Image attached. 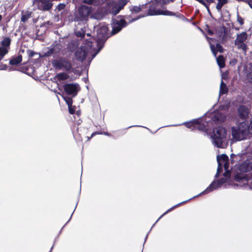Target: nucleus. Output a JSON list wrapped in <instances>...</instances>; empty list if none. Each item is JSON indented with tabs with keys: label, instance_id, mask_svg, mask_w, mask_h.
Listing matches in <instances>:
<instances>
[{
	"label": "nucleus",
	"instance_id": "27",
	"mask_svg": "<svg viewBox=\"0 0 252 252\" xmlns=\"http://www.w3.org/2000/svg\"><path fill=\"white\" fill-rule=\"evenodd\" d=\"M63 99L65 100L68 107H70L72 104V100L71 98L68 97L63 96Z\"/></svg>",
	"mask_w": 252,
	"mask_h": 252
},
{
	"label": "nucleus",
	"instance_id": "5",
	"mask_svg": "<svg viewBox=\"0 0 252 252\" xmlns=\"http://www.w3.org/2000/svg\"><path fill=\"white\" fill-rule=\"evenodd\" d=\"M217 161L218 163V167L217 169V173L216 176L220 173L222 167L225 170V173L223 174L224 177H226V179H228L230 177V172L229 169V159L228 157L225 155H221L217 157Z\"/></svg>",
	"mask_w": 252,
	"mask_h": 252
},
{
	"label": "nucleus",
	"instance_id": "37",
	"mask_svg": "<svg viewBox=\"0 0 252 252\" xmlns=\"http://www.w3.org/2000/svg\"><path fill=\"white\" fill-rule=\"evenodd\" d=\"M2 16L1 15H0V21L1 20Z\"/></svg>",
	"mask_w": 252,
	"mask_h": 252
},
{
	"label": "nucleus",
	"instance_id": "8",
	"mask_svg": "<svg viewBox=\"0 0 252 252\" xmlns=\"http://www.w3.org/2000/svg\"><path fill=\"white\" fill-rule=\"evenodd\" d=\"M247 38V34L245 32H243L237 35L235 41V44L238 48L242 49L244 52L247 50V46L244 42Z\"/></svg>",
	"mask_w": 252,
	"mask_h": 252
},
{
	"label": "nucleus",
	"instance_id": "13",
	"mask_svg": "<svg viewBox=\"0 0 252 252\" xmlns=\"http://www.w3.org/2000/svg\"><path fill=\"white\" fill-rule=\"evenodd\" d=\"M126 26V22L124 20L114 21L113 23V34H115L121 30Z\"/></svg>",
	"mask_w": 252,
	"mask_h": 252
},
{
	"label": "nucleus",
	"instance_id": "25",
	"mask_svg": "<svg viewBox=\"0 0 252 252\" xmlns=\"http://www.w3.org/2000/svg\"><path fill=\"white\" fill-rule=\"evenodd\" d=\"M218 3L216 6V8L218 10H220L222 6L227 2V0H218Z\"/></svg>",
	"mask_w": 252,
	"mask_h": 252
},
{
	"label": "nucleus",
	"instance_id": "15",
	"mask_svg": "<svg viewBox=\"0 0 252 252\" xmlns=\"http://www.w3.org/2000/svg\"><path fill=\"white\" fill-rule=\"evenodd\" d=\"M238 112L239 116L243 119H246L248 117L249 113V110L248 108L245 106H240L238 108Z\"/></svg>",
	"mask_w": 252,
	"mask_h": 252
},
{
	"label": "nucleus",
	"instance_id": "17",
	"mask_svg": "<svg viewBox=\"0 0 252 252\" xmlns=\"http://www.w3.org/2000/svg\"><path fill=\"white\" fill-rule=\"evenodd\" d=\"M79 12L82 17H87L91 13V8L89 7L83 5L80 8Z\"/></svg>",
	"mask_w": 252,
	"mask_h": 252
},
{
	"label": "nucleus",
	"instance_id": "20",
	"mask_svg": "<svg viewBox=\"0 0 252 252\" xmlns=\"http://www.w3.org/2000/svg\"><path fill=\"white\" fill-rule=\"evenodd\" d=\"M252 168V166L248 163H244L240 167V170L242 172H248Z\"/></svg>",
	"mask_w": 252,
	"mask_h": 252
},
{
	"label": "nucleus",
	"instance_id": "29",
	"mask_svg": "<svg viewBox=\"0 0 252 252\" xmlns=\"http://www.w3.org/2000/svg\"><path fill=\"white\" fill-rule=\"evenodd\" d=\"M185 202H182L180 204H178L174 206H173V207H172L171 208L169 209V210H168L165 213L163 214V215H165V214H166L167 213L171 211L172 210H173V209L175 208L176 207H177V206H179L180 205L184 203Z\"/></svg>",
	"mask_w": 252,
	"mask_h": 252
},
{
	"label": "nucleus",
	"instance_id": "18",
	"mask_svg": "<svg viewBox=\"0 0 252 252\" xmlns=\"http://www.w3.org/2000/svg\"><path fill=\"white\" fill-rule=\"evenodd\" d=\"M69 75L66 73H60L57 74L54 77V79L57 81H64L68 79Z\"/></svg>",
	"mask_w": 252,
	"mask_h": 252
},
{
	"label": "nucleus",
	"instance_id": "14",
	"mask_svg": "<svg viewBox=\"0 0 252 252\" xmlns=\"http://www.w3.org/2000/svg\"><path fill=\"white\" fill-rule=\"evenodd\" d=\"M209 117L212 118L214 121L218 122H223L225 119V115L220 113L219 111L211 114Z\"/></svg>",
	"mask_w": 252,
	"mask_h": 252
},
{
	"label": "nucleus",
	"instance_id": "10",
	"mask_svg": "<svg viewBox=\"0 0 252 252\" xmlns=\"http://www.w3.org/2000/svg\"><path fill=\"white\" fill-rule=\"evenodd\" d=\"M64 91L68 94L75 96L79 91L78 85L76 84H67L64 86Z\"/></svg>",
	"mask_w": 252,
	"mask_h": 252
},
{
	"label": "nucleus",
	"instance_id": "33",
	"mask_svg": "<svg viewBox=\"0 0 252 252\" xmlns=\"http://www.w3.org/2000/svg\"><path fill=\"white\" fill-rule=\"evenodd\" d=\"M247 1L249 6L252 9V0H248Z\"/></svg>",
	"mask_w": 252,
	"mask_h": 252
},
{
	"label": "nucleus",
	"instance_id": "2",
	"mask_svg": "<svg viewBox=\"0 0 252 252\" xmlns=\"http://www.w3.org/2000/svg\"><path fill=\"white\" fill-rule=\"evenodd\" d=\"M92 43L90 42L85 43L76 51L75 57L77 60L82 61L85 59L86 56L90 53L93 58L100 51L101 47L97 51L94 48L91 46Z\"/></svg>",
	"mask_w": 252,
	"mask_h": 252
},
{
	"label": "nucleus",
	"instance_id": "28",
	"mask_svg": "<svg viewBox=\"0 0 252 252\" xmlns=\"http://www.w3.org/2000/svg\"><path fill=\"white\" fill-rule=\"evenodd\" d=\"M248 130L250 135H252V120L251 121L250 125L248 126Z\"/></svg>",
	"mask_w": 252,
	"mask_h": 252
},
{
	"label": "nucleus",
	"instance_id": "7",
	"mask_svg": "<svg viewBox=\"0 0 252 252\" xmlns=\"http://www.w3.org/2000/svg\"><path fill=\"white\" fill-rule=\"evenodd\" d=\"M33 4L40 10L46 11L52 7V3L50 0H33Z\"/></svg>",
	"mask_w": 252,
	"mask_h": 252
},
{
	"label": "nucleus",
	"instance_id": "19",
	"mask_svg": "<svg viewBox=\"0 0 252 252\" xmlns=\"http://www.w3.org/2000/svg\"><path fill=\"white\" fill-rule=\"evenodd\" d=\"M22 61V57L19 55L16 57L13 58L10 61V64L11 65H17L20 63Z\"/></svg>",
	"mask_w": 252,
	"mask_h": 252
},
{
	"label": "nucleus",
	"instance_id": "30",
	"mask_svg": "<svg viewBox=\"0 0 252 252\" xmlns=\"http://www.w3.org/2000/svg\"><path fill=\"white\" fill-rule=\"evenodd\" d=\"M237 21L239 22V23L242 25L244 24V21L242 17H240L239 16H237Z\"/></svg>",
	"mask_w": 252,
	"mask_h": 252
},
{
	"label": "nucleus",
	"instance_id": "6",
	"mask_svg": "<svg viewBox=\"0 0 252 252\" xmlns=\"http://www.w3.org/2000/svg\"><path fill=\"white\" fill-rule=\"evenodd\" d=\"M98 44L105 41L107 38L108 28L104 25H100L96 28Z\"/></svg>",
	"mask_w": 252,
	"mask_h": 252
},
{
	"label": "nucleus",
	"instance_id": "34",
	"mask_svg": "<svg viewBox=\"0 0 252 252\" xmlns=\"http://www.w3.org/2000/svg\"><path fill=\"white\" fill-rule=\"evenodd\" d=\"M84 33H83V35H82V34L81 33V32H76V35L78 36H84Z\"/></svg>",
	"mask_w": 252,
	"mask_h": 252
},
{
	"label": "nucleus",
	"instance_id": "38",
	"mask_svg": "<svg viewBox=\"0 0 252 252\" xmlns=\"http://www.w3.org/2000/svg\"><path fill=\"white\" fill-rule=\"evenodd\" d=\"M6 66H4V67L3 68V69H6Z\"/></svg>",
	"mask_w": 252,
	"mask_h": 252
},
{
	"label": "nucleus",
	"instance_id": "36",
	"mask_svg": "<svg viewBox=\"0 0 252 252\" xmlns=\"http://www.w3.org/2000/svg\"><path fill=\"white\" fill-rule=\"evenodd\" d=\"M85 2L89 3H91L92 2V0H85Z\"/></svg>",
	"mask_w": 252,
	"mask_h": 252
},
{
	"label": "nucleus",
	"instance_id": "24",
	"mask_svg": "<svg viewBox=\"0 0 252 252\" xmlns=\"http://www.w3.org/2000/svg\"><path fill=\"white\" fill-rule=\"evenodd\" d=\"M227 92V88L225 84L222 81L220 86V94H224Z\"/></svg>",
	"mask_w": 252,
	"mask_h": 252
},
{
	"label": "nucleus",
	"instance_id": "3",
	"mask_svg": "<svg viewBox=\"0 0 252 252\" xmlns=\"http://www.w3.org/2000/svg\"><path fill=\"white\" fill-rule=\"evenodd\" d=\"M226 131L224 128L218 127L214 129L211 138L215 146L219 148H221L223 146V144L226 142Z\"/></svg>",
	"mask_w": 252,
	"mask_h": 252
},
{
	"label": "nucleus",
	"instance_id": "1",
	"mask_svg": "<svg viewBox=\"0 0 252 252\" xmlns=\"http://www.w3.org/2000/svg\"><path fill=\"white\" fill-rule=\"evenodd\" d=\"M231 134L236 141L242 140L251 136L248 130V125L245 122L240 123L237 127H232Z\"/></svg>",
	"mask_w": 252,
	"mask_h": 252
},
{
	"label": "nucleus",
	"instance_id": "9",
	"mask_svg": "<svg viewBox=\"0 0 252 252\" xmlns=\"http://www.w3.org/2000/svg\"><path fill=\"white\" fill-rule=\"evenodd\" d=\"M227 179H226V177H224V179L221 180L220 182L219 181H214L205 190L202 191L199 194H198L197 196H198L202 194H205L208 193L213 190L219 188L221 184L225 183Z\"/></svg>",
	"mask_w": 252,
	"mask_h": 252
},
{
	"label": "nucleus",
	"instance_id": "11",
	"mask_svg": "<svg viewBox=\"0 0 252 252\" xmlns=\"http://www.w3.org/2000/svg\"><path fill=\"white\" fill-rule=\"evenodd\" d=\"M128 0H119L115 3L111 9V12L114 15L117 14L120 10H121L126 4L128 2Z\"/></svg>",
	"mask_w": 252,
	"mask_h": 252
},
{
	"label": "nucleus",
	"instance_id": "26",
	"mask_svg": "<svg viewBox=\"0 0 252 252\" xmlns=\"http://www.w3.org/2000/svg\"><path fill=\"white\" fill-rule=\"evenodd\" d=\"M31 17V13L27 12L25 14L23 15L21 18V21L23 22H26Z\"/></svg>",
	"mask_w": 252,
	"mask_h": 252
},
{
	"label": "nucleus",
	"instance_id": "23",
	"mask_svg": "<svg viewBox=\"0 0 252 252\" xmlns=\"http://www.w3.org/2000/svg\"><path fill=\"white\" fill-rule=\"evenodd\" d=\"M144 7V5L140 6H134L130 10L132 12L137 13L140 12L142 8Z\"/></svg>",
	"mask_w": 252,
	"mask_h": 252
},
{
	"label": "nucleus",
	"instance_id": "31",
	"mask_svg": "<svg viewBox=\"0 0 252 252\" xmlns=\"http://www.w3.org/2000/svg\"><path fill=\"white\" fill-rule=\"evenodd\" d=\"M69 112L70 114H72L75 112V109L72 107V105L68 107Z\"/></svg>",
	"mask_w": 252,
	"mask_h": 252
},
{
	"label": "nucleus",
	"instance_id": "4",
	"mask_svg": "<svg viewBox=\"0 0 252 252\" xmlns=\"http://www.w3.org/2000/svg\"><path fill=\"white\" fill-rule=\"evenodd\" d=\"M207 121V117L203 119H197L187 123L186 126L192 129H198L199 130L207 131L209 129V123Z\"/></svg>",
	"mask_w": 252,
	"mask_h": 252
},
{
	"label": "nucleus",
	"instance_id": "21",
	"mask_svg": "<svg viewBox=\"0 0 252 252\" xmlns=\"http://www.w3.org/2000/svg\"><path fill=\"white\" fill-rule=\"evenodd\" d=\"M217 61L218 65L220 68L223 67L224 66V60L223 57L222 56H219L217 58Z\"/></svg>",
	"mask_w": 252,
	"mask_h": 252
},
{
	"label": "nucleus",
	"instance_id": "12",
	"mask_svg": "<svg viewBox=\"0 0 252 252\" xmlns=\"http://www.w3.org/2000/svg\"><path fill=\"white\" fill-rule=\"evenodd\" d=\"M54 65L56 68L60 69L64 68L66 70H69L71 68L70 63L64 59L55 62Z\"/></svg>",
	"mask_w": 252,
	"mask_h": 252
},
{
	"label": "nucleus",
	"instance_id": "32",
	"mask_svg": "<svg viewBox=\"0 0 252 252\" xmlns=\"http://www.w3.org/2000/svg\"><path fill=\"white\" fill-rule=\"evenodd\" d=\"M206 3L207 4V7H206L208 9V5L211 3L213 2V0H205V1Z\"/></svg>",
	"mask_w": 252,
	"mask_h": 252
},
{
	"label": "nucleus",
	"instance_id": "22",
	"mask_svg": "<svg viewBox=\"0 0 252 252\" xmlns=\"http://www.w3.org/2000/svg\"><path fill=\"white\" fill-rule=\"evenodd\" d=\"M156 15H172V12L167 10H158L155 12Z\"/></svg>",
	"mask_w": 252,
	"mask_h": 252
},
{
	"label": "nucleus",
	"instance_id": "35",
	"mask_svg": "<svg viewBox=\"0 0 252 252\" xmlns=\"http://www.w3.org/2000/svg\"><path fill=\"white\" fill-rule=\"evenodd\" d=\"M242 180L243 181V182L244 183V184H245L246 183L247 184L248 183V181L246 179L245 177H243L242 179Z\"/></svg>",
	"mask_w": 252,
	"mask_h": 252
},
{
	"label": "nucleus",
	"instance_id": "16",
	"mask_svg": "<svg viewBox=\"0 0 252 252\" xmlns=\"http://www.w3.org/2000/svg\"><path fill=\"white\" fill-rule=\"evenodd\" d=\"M210 40H211V38L208 39V41L210 42L211 49L213 54L214 55V56H216L217 52H222L223 49H222V47L220 45V44L217 43L216 44V46H214V45H213L211 43Z\"/></svg>",
	"mask_w": 252,
	"mask_h": 252
}]
</instances>
